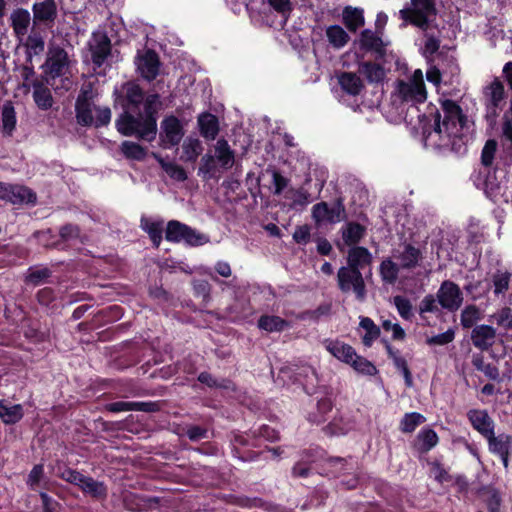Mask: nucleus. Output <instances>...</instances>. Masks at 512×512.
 Masks as SVG:
<instances>
[{
  "instance_id": "4d7b16f0",
  "label": "nucleus",
  "mask_w": 512,
  "mask_h": 512,
  "mask_svg": "<svg viewBox=\"0 0 512 512\" xmlns=\"http://www.w3.org/2000/svg\"><path fill=\"white\" fill-rule=\"evenodd\" d=\"M314 462L311 459L310 451H304L301 461L297 462L292 468V475L294 477L306 478L311 473V464Z\"/></svg>"
},
{
  "instance_id": "09e8293b",
  "label": "nucleus",
  "mask_w": 512,
  "mask_h": 512,
  "mask_svg": "<svg viewBox=\"0 0 512 512\" xmlns=\"http://www.w3.org/2000/svg\"><path fill=\"white\" fill-rule=\"evenodd\" d=\"M257 325L267 332H281L288 326V322L276 315H262L258 319Z\"/></svg>"
},
{
  "instance_id": "a19ab883",
  "label": "nucleus",
  "mask_w": 512,
  "mask_h": 512,
  "mask_svg": "<svg viewBox=\"0 0 512 512\" xmlns=\"http://www.w3.org/2000/svg\"><path fill=\"white\" fill-rule=\"evenodd\" d=\"M33 99L41 110H48L53 105V97L51 91L42 82L35 81L33 83Z\"/></svg>"
},
{
  "instance_id": "c85d7f7f",
  "label": "nucleus",
  "mask_w": 512,
  "mask_h": 512,
  "mask_svg": "<svg viewBox=\"0 0 512 512\" xmlns=\"http://www.w3.org/2000/svg\"><path fill=\"white\" fill-rule=\"evenodd\" d=\"M200 134L207 140H214L219 133L218 118L211 113H203L198 117Z\"/></svg>"
},
{
  "instance_id": "052dcab7",
  "label": "nucleus",
  "mask_w": 512,
  "mask_h": 512,
  "mask_svg": "<svg viewBox=\"0 0 512 512\" xmlns=\"http://www.w3.org/2000/svg\"><path fill=\"white\" fill-rule=\"evenodd\" d=\"M480 319V311L475 305L466 306L461 313V325L464 328H471Z\"/></svg>"
},
{
  "instance_id": "aec40b11",
  "label": "nucleus",
  "mask_w": 512,
  "mask_h": 512,
  "mask_svg": "<svg viewBox=\"0 0 512 512\" xmlns=\"http://www.w3.org/2000/svg\"><path fill=\"white\" fill-rule=\"evenodd\" d=\"M158 497L129 492L123 497L124 508L131 512H149L159 505Z\"/></svg>"
},
{
  "instance_id": "37998d69",
  "label": "nucleus",
  "mask_w": 512,
  "mask_h": 512,
  "mask_svg": "<svg viewBox=\"0 0 512 512\" xmlns=\"http://www.w3.org/2000/svg\"><path fill=\"white\" fill-rule=\"evenodd\" d=\"M359 72L363 74L370 83H380L384 81V67L379 63L364 61L359 65Z\"/></svg>"
},
{
  "instance_id": "6ab92c4d",
  "label": "nucleus",
  "mask_w": 512,
  "mask_h": 512,
  "mask_svg": "<svg viewBox=\"0 0 512 512\" xmlns=\"http://www.w3.org/2000/svg\"><path fill=\"white\" fill-rule=\"evenodd\" d=\"M483 93L487 116L495 118L504 98V86L502 82L496 78L484 88Z\"/></svg>"
},
{
  "instance_id": "393cba45",
  "label": "nucleus",
  "mask_w": 512,
  "mask_h": 512,
  "mask_svg": "<svg viewBox=\"0 0 512 512\" xmlns=\"http://www.w3.org/2000/svg\"><path fill=\"white\" fill-rule=\"evenodd\" d=\"M496 330L490 325H477L471 332L473 345L484 351L488 350L495 343Z\"/></svg>"
},
{
  "instance_id": "423d86ee",
  "label": "nucleus",
  "mask_w": 512,
  "mask_h": 512,
  "mask_svg": "<svg viewBox=\"0 0 512 512\" xmlns=\"http://www.w3.org/2000/svg\"><path fill=\"white\" fill-rule=\"evenodd\" d=\"M165 239L172 243L184 242L189 246H202L209 241L205 234L196 231L192 227L178 220L168 221L165 231Z\"/></svg>"
},
{
  "instance_id": "603ef678",
  "label": "nucleus",
  "mask_w": 512,
  "mask_h": 512,
  "mask_svg": "<svg viewBox=\"0 0 512 512\" xmlns=\"http://www.w3.org/2000/svg\"><path fill=\"white\" fill-rule=\"evenodd\" d=\"M218 172L215 157L206 153L202 156L200 166L198 168V176L202 177L203 180L208 181L216 177Z\"/></svg>"
},
{
  "instance_id": "c9c22d12",
  "label": "nucleus",
  "mask_w": 512,
  "mask_h": 512,
  "mask_svg": "<svg viewBox=\"0 0 512 512\" xmlns=\"http://www.w3.org/2000/svg\"><path fill=\"white\" fill-rule=\"evenodd\" d=\"M10 198L8 202L12 204H35L37 201L36 193L23 185H11Z\"/></svg>"
},
{
  "instance_id": "774afa93",
  "label": "nucleus",
  "mask_w": 512,
  "mask_h": 512,
  "mask_svg": "<svg viewBox=\"0 0 512 512\" xmlns=\"http://www.w3.org/2000/svg\"><path fill=\"white\" fill-rule=\"evenodd\" d=\"M491 319L506 330L512 329V311L510 308H503L499 312L493 314Z\"/></svg>"
},
{
  "instance_id": "bb28decb",
  "label": "nucleus",
  "mask_w": 512,
  "mask_h": 512,
  "mask_svg": "<svg viewBox=\"0 0 512 512\" xmlns=\"http://www.w3.org/2000/svg\"><path fill=\"white\" fill-rule=\"evenodd\" d=\"M424 45L421 48V54L428 63H434L436 57H441L442 53L438 52L441 40L433 32L428 29L424 30Z\"/></svg>"
},
{
  "instance_id": "f704fd0d",
  "label": "nucleus",
  "mask_w": 512,
  "mask_h": 512,
  "mask_svg": "<svg viewBox=\"0 0 512 512\" xmlns=\"http://www.w3.org/2000/svg\"><path fill=\"white\" fill-rule=\"evenodd\" d=\"M358 332L361 334L362 343L366 347H370L380 336V328L369 317L360 318Z\"/></svg>"
},
{
  "instance_id": "b1692460",
  "label": "nucleus",
  "mask_w": 512,
  "mask_h": 512,
  "mask_svg": "<svg viewBox=\"0 0 512 512\" xmlns=\"http://www.w3.org/2000/svg\"><path fill=\"white\" fill-rule=\"evenodd\" d=\"M77 487L94 500L103 501L108 496V489L104 482L98 481L91 476L83 474Z\"/></svg>"
},
{
  "instance_id": "f257e3e1",
  "label": "nucleus",
  "mask_w": 512,
  "mask_h": 512,
  "mask_svg": "<svg viewBox=\"0 0 512 512\" xmlns=\"http://www.w3.org/2000/svg\"><path fill=\"white\" fill-rule=\"evenodd\" d=\"M427 100L423 72L416 69L407 81L399 80L391 92L388 119L393 123L407 121L410 110L417 111V105Z\"/></svg>"
},
{
  "instance_id": "9b49d317",
  "label": "nucleus",
  "mask_w": 512,
  "mask_h": 512,
  "mask_svg": "<svg viewBox=\"0 0 512 512\" xmlns=\"http://www.w3.org/2000/svg\"><path fill=\"white\" fill-rule=\"evenodd\" d=\"M338 286L343 293L351 290L356 294L358 300L365 297V283L361 271L350 267H341L337 273Z\"/></svg>"
},
{
  "instance_id": "4c0bfd02",
  "label": "nucleus",
  "mask_w": 512,
  "mask_h": 512,
  "mask_svg": "<svg viewBox=\"0 0 512 512\" xmlns=\"http://www.w3.org/2000/svg\"><path fill=\"white\" fill-rule=\"evenodd\" d=\"M342 90L349 95H359L364 87L359 76L352 72H342L338 77Z\"/></svg>"
},
{
  "instance_id": "6e6552de",
  "label": "nucleus",
  "mask_w": 512,
  "mask_h": 512,
  "mask_svg": "<svg viewBox=\"0 0 512 512\" xmlns=\"http://www.w3.org/2000/svg\"><path fill=\"white\" fill-rule=\"evenodd\" d=\"M31 10L34 28L51 29L55 26L58 18L56 0H35Z\"/></svg>"
},
{
  "instance_id": "3c124183",
  "label": "nucleus",
  "mask_w": 512,
  "mask_h": 512,
  "mask_svg": "<svg viewBox=\"0 0 512 512\" xmlns=\"http://www.w3.org/2000/svg\"><path fill=\"white\" fill-rule=\"evenodd\" d=\"M395 258L399 261V264L402 268H414L419 259L421 258V252L418 248H415L411 245H406L404 250Z\"/></svg>"
},
{
  "instance_id": "c756f323",
  "label": "nucleus",
  "mask_w": 512,
  "mask_h": 512,
  "mask_svg": "<svg viewBox=\"0 0 512 512\" xmlns=\"http://www.w3.org/2000/svg\"><path fill=\"white\" fill-rule=\"evenodd\" d=\"M386 349L388 351L389 357L392 360L393 367L399 374L403 376L406 386L411 387L413 384V378L407 360L399 350H393L388 345H386Z\"/></svg>"
},
{
  "instance_id": "f03ea898",
  "label": "nucleus",
  "mask_w": 512,
  "mask_h": 512,
  "mask_svg": "<svg viewBox=\"0 0 512 512\" xmlns=\"http://www.w3.org/2000/svg\"><path fill=\"white\" fill-rule=\"evenodd\" d=\"M145 91L135 81L129 80L115 87L112 93L114 108L120 107L122 112L115 120L117 131L126 137L135 134V124H138L137 113L144 102Z\"/></svg>"
},
{
  "instance_id": "a18cd8bd",
  "label": "nucleus",
  "mask_w": 512,
  "mask_h": 512,
  "mask_svg": "<svg viewBox=\"0 0 512 512\" xmlns=\"http://www.w3.org/2000/svg\"><path fill=\"white\" fill-rule=\"evenodd\" d=\"M140 227L149 235L153 246L158 248L163 239V222L150 221L149 219L142 217Z\"/></svg>"
},
{
  "instance_id": "20e7f679",
  "label": "nucleus",
  "mask_w": 512,
  "mask_h": 512,
  "mask_svg": "<svg viewBox=\"0 0 512 512\" xmlns=\"http://www.w3.org/2000/svg\"><path fill=\"white\" fill-rule=\"evenodd\" d=\"M159 94L154 93L144 96V113H137L138 124H135V136L139 140L153 141L157 135V111L154 105L159 101Z\"/></svg>"
},
{
  "instance_id": "72a5a7b5",
  "label": "nucleus",
  "mask_w": 512,
  "mask_h": 512,
  "mask_svg": "<svg viewBox=\"0 0 512 512\" xmlns=\"http://www.w3.org/2000/svg\"><path fill=\"white\" fill-rule=\"evenodd\" d=\"M327 350L338 360L350 365L357 356L355 349L346 343L341 341H330L327 346Z\"/></svg>"
},
{
  "instance_id": "79ce46f5",
  "label": "nucleus",
  "mask_w": 512,
  "mask_h": 512,
  "mask_svg": "<svg viewBox=\"0 0 512 512\" xmlns=\"http://www.w3.org/2000/svg\"><path fill=\"white\" fill-rule=\"evenodd\" d=\"M326 37L334 49H341L348 44L349 34L340 25H330L326 28Z\"/></svg>"
},
{
  "instance_id": "4be33fe9",
  "label": "nucleus",
  "mask_w": 512,
  "mask_h": 512,
  "mask_svg": "<svg viewBox=\"0 0 512 512\" xmlns=\"http://www.w3.org/2000/svg\"><path fill=\"white\" fill-rule=\"evenodd\" d=\"M467 417L472 427L485 439L494 433L495 423L486 410L471 409Z\"/></svg>"
},
{
  "instance_id": "412c9836",
  "label": "nucleus",
  "mask_w": 512,
  "mask_h": 512,
  "mask_svg": "<svg viewBox=\"0 0 512 512\" xmlns=\"http://www.w3.org/2000/svg\"><path fill=\"white\" fill-rule=\"evenodd\" d=\"M105 411L111 413H119L123 411H141L147 413H154L160 410V405L156 401H142V402H125L117 401L107 403L104 406Z\"/></svg>"
},
{
  "instance_id": "dca6fc26",
  "label": "nucleus",
  "mask_w": 512,
  "mask_h": 512,
  "mask_svg": "<svg viewBox=\"0 0 512 512\" xmlns=\"http://www.w3.org/2000/svg\"><path fill=\"white\" fill-rule=\"evenodd\" d=\"M69 65V57L67 51L60 47L50 49L45 62V73L52 79L59 78L65 74Z\"/></svg>"
},
{
  "instance_id": "0eeeda50",
  "label": "nucleus",
  "mask_w": 512,
  "mask_h": 512,
  "mask_svg": "<svg viewBox=\"0 0 512 512\" xmlns=\"http://www.w3.org/2000/svg\"><path fill=\"white\" fill-rule=\"evenodd\" d=\"M87 49L90 53V59L93 69H100L105 62L112 56V42L104 31H94L91 39L87 42Z\"/></svg>"
},
{
  "instance_id": "cd10ccee",
  "label": "nucleus",
  "mask_w": 512,
  "mask_h": 512,
  "mask_svg": "<svg viewBox=\"0 0 512 512\" xmlns=\"http://www.w3.org/2000/svg\"><path fill=\"white\" fill-rule=\"evenodd\" d=\"M342 21L350 32H356L365 24L363 9L346 6L342 12Z\"/></svg>"
},
{
  "instance_id": "8fccbe9b",
  "label": "nucleus",
  "mask_w": 512,
  "mask_h": 512,
  "mask_svg": "<svg viewBox=\"0 0 512 512\" xmlns=\"http://www.w3.org/2000/svg\"><path fill=\"white\" fill-rule=\"evenodd\" d=\"M365 234V228L363 225L357 222H350L346 225V228L342 231V238L346 245L352 246L360 242Z\"/></svg>"
},
{
  "instance_id": "7c9ffc66",
  "label": "nucleus",
  "mask_w": 512,
  "mask_h": 512,
  "mask_svg": "<svg viewBox=\"0 0 512 512\" xmlns=\"http://www.w3.org/2000/svg\"><path fill=\"white\" fill-rule=\"evenodd\" d=\"M52 274L53 271L46 266H30L26 271L24 282L27 285H32L34 287L40 286L42 284L48 283L49 278L52 276Z\"/></svg>"
},
{
  "instance_id": "c03bdc74",
  "label": "nucleus",
  "mask_w": 512,
  "mask_h": 512,
  "mask_svg": "<svg viewBox=\"0 0 512 512\" xmlns=\"http://www.w3.org/2000/svg\"><path fill=\"white\" fill-rule=\"evenodd\" d=\"M23 416V408L20 404L8 406L5 400H0V418L4 424H16L23 418Z\"/></svg>"
},
{
  "instance_id": "ea45409f",
  "label": "nucleus",
  "mask_w": 512,
  "mask_h": 512,
  "mask_svg": "<svg viewBox=\"0 0 512 512\" xmlns=\"http://www.w3.org/2000/svg\"><path fill=\"white\" fill-rule=\"evenodd\" d=\"M215 153L220 166L227 170L234 164V151L230 148L228 142L224 138L218 139L215 145Z\"/></svg>"
},
{
  "instance_id": "473e14b6",
  "label": "nucleus",
  "mask_w": 512,
  "mask_h": 512,
  "mask_svg": "<svg viewBox=\"0 0 512 512\" xmlns=\"http://www.w3.org/2000/svg\"><path fill=\"white\" fill-rule=\"evenodd\" d=\"M372 256L369 250L362 246L352 247L347 256L348 267L360 271L371 263Z\"/></svg>"
},
{
  "instance_id": "f3484780",
  "label": "nucleus",
  "mask_w": 512,
  "mask_h": 512,
  "mask_svg": "<svg viewBox=\"0 0 512 512\" xmlns=\"http://www.w3.org/2000/svg\"><path fill=\"white\" fill-rule=\"evenodd\" d=\"M136 65L140 75L146 81L151 82L159 75L161 62L157 52L153 49H148L142 55L137 56Z\"/></svg>"
},
{
  "instance_id": "de8ad7c7",
  "label": "nucleus",
  "mask_w": 512,
  "mask_h": 512,
  "mask_svg": "<svg viewBox=\"0 0 512 512\" xmlns=\"http://www.w3.org/2000/svg\"><path fill=\"white\" fill-rule=\"evenodd\" d=\"M1 119L3 134L12 136L17 124L16 112L12 102L8 101L3 105Z\"/></svg>"
},
{
  "instance_id": "7ed1b4c3",
  "label": "nucleus",
  "mask_w": 512,
  "mask_h": 512,
  "mask_svg": "<svg viewBox=\"0 0 512 512\" xmlns=\"http://www.w3.org/2000/svg\"><path fill=\"white\" fill-rule=\"evenodd\" d=\"M262 440L274 443L280 440V433L267 424L245 432H232L230 446L232 455L243 462H254L261 458Z\"/></svg>"
},
{
  "instance_id": "4468645a",
  "label": "nucleus",
  "mask_w": 512,
  "mask_h": 512,
  "mask_svg": "<svg viewBox=\"0 0 512 512\" xmlns=\"http://www.w3.org/2000/svg\"><path fill=\"white\" fill-rule=\"evenodd\" d=\"M437 300L443 309L453 312L461 306L463 296L457 284L446 280L437 291Z\"/></svg>"
},
{
  "instance_id": "58836bf2",
  "label": "nucleus",
  "mask_w": 512,
  "mask_h": 512,
  "mask_svg": "<svg viewBox=\"0 0 512 512\" xmlns=\"http://www.w3.org/2000/svg\"><path fill=\"white\" fill-rule=\"evenodd\" d=\"M233 503L242 508H263L269 512H287L284 508L278 505H267L266 502L259 498H250L247 496H235Z\"/></svg>"
},
{
  "instance_id": "e2e57ef3",
  "label": "nucleus",
  "mask_w": 512,
  "mask_h": 512,
  "mask_svg": "<svg viewBox=\"0 0 512 512\" xmlns=\"http://www.w3.org/2000/svg\"><path fill=\"white\" fill-rule=\"evenodd\" d=\"M497 146V141L494 139H489L486 141L481 152V163L484 166L489 167L493 164L495 154L497 151Z\"/></svg>"
},
{
  "instance_id": "864d4df0",
  "label": "nucleus",
  "mask_w": 512,
  "mask_h": 512,
  "mask_svg": "<svg viewBox=\"0 0 512 512\" xmlns=\"http://www.w3.org/2000/svg\"><path fill=\"white\" fill-rule=\"evenodd\" d=\"M121 152L126 159L143 161L147 156V149L133 141H123Z\"/></svg>"
},
{
  "instance_id": "6e6d98bb",
  "label": "nucleus",
  "mask_w": 512,
  "mask_h": 512,
  "mask_svg": "<svg viewBox=\"0 0 512 512\" xmlns=\"http://www.w3.org/2000/svg\"><path fill=\"white\" fill-rule=\"evenodd\" d=\"M350 366L359 374L374 376L378 373L376 366L363 356L357 354Z\"/></svg>"
},
{
  "instance_id": "e433bc0d",
  "label": "nucleus",
  "mask_w": 512,
  "mask_h": 512,
  "mask_svg": "<svg viewBox=\"0 0 512 512\" xmlns=\"http://www.w3.org/2000/svg\"><path fill=\"white\" fill-rule=\"evenodd\" d=\"M37 303L45 309L47 313L54 314L58 311L59 305L57 301L56 292L51 287H44L37 291L36 295Z\"/></svg>"
},
{
  "instance_id": "1a4fd4ad",
  "label": "nucleus",
  "mask_w": 512,
  "mask_h": 512,
  "mask_svg": "<svg viewBox=\"0 0 512 512\" xmlns=\"http://www.w3.org/2000/svg\"><path fill=\"white\" fill-rule=\"evenodd\" d=\"M437 10L433 0H411L407 19L422 30H427L436 18Z\"/></svg>"
},
{
  "instance_id": "680f3d73",
  "label": "nucleus",
  "mask_w": 512,
  "mask_h": 512,
  "mask_svg": "<svg viewBox=\"0 0 512 512\" xmlns=\"http://www.w3.org/2000/svg\"><path fill=\"white\" fill-rule=\"evenodd\" d=\"M93 111L96 113V117H93L92 126L95 128H101L107 126L111 122V109L107 106H93Z\"/></svg>"
},
{
  "instance_id": "39448f33",
  "label": "nucleus",
  "mask_w": 512,
  "mask_h": 512,
  "mask_svg": "<svg viewBox=\"0 0 512 512\" xmlns=\"http://www.w3.org/2000/svg\"><path fill=\"white\" fill-rule=\"evenodd\" d=\"M443 112L442 121H440V114H437V119H435V133L445 134L448 138L460 137L467 121L466 117L462 114L460 106L453 101L447 100L443 103Z\"/></svg>"
},
{
  "instance_id": "9d476101",
  "label": "nucleus",
  "mask_w": 512,
  "mask_h": 512,
  "mask_svg": "<svg viewBox=\"0 0 512 512\" xmlns=\"http://www.w3.org/2000/svg\"><path fill=\"white\" fill-rule=\"evenodd\" d=\"M94 94L92 85L83 86L76 98L75 115L77 124L82 127H91L93 123Z\"/></svg>"
},
{
  "instance_id": "a878e982",
  "label": "nucleus",
  "mask_w": 512,
  "mask_h": 512,
  "mask_svg": "<svg viewBox=\"0 0 512 512\" xmlns=\"http://www.w3.org/2000/svg\"><path fill=\"white\" fill-rule=\"evenodd\" d=\"M32 21L30 12L22 7L14 9L10 14V25L16 37L21 38L28 32Z\"/></svg>"
},
{
  "instance_id": "f8f14e48",
  "label": "nucleus",
  "mask_w": 512,
  "mask_h": 512,
  "mask_svg": "<svg viewBox=\"0 0 512 512\" xmlns=\"http://www.w3.org/2000/svg\"><path fill=\"white\" fill-rule=\"evenodd\" d=\"M80 227L76 224L67 223L60 227L59 238L52 235V230L47 229L46 231H39L36 235L46 239L47 242L44 244L47 248L64 250L66 248L65 243L71 240H76L80 237Z\"/></svg>"
},
{
  "instance_id": "5701e85b",
  "label": "nucleus",
  "mask_w": 512,
  "mask_h": 512,
  "mask_svg": "<svg viewBox=\"0 0 512 512\" xmlns=\"http://www.w3.org/2000/svg\"><path fill=\"white\" fill-rule=\"evenodd\" d=\"M359 47L365 53H375L377 60L384 59V41L370 29L361 32Z\"/></svg>"
},
{
  "instance_id": "a211bd4d",
  "label": "nucleus",
  "mask_w": 512,
  "mask_h": 512,
  "mask_svg": "<svg viewBox=\"0 0 512 512\" xmlns=\"http://www.w3.org/2000/svg\"><path fill=\"white\" fill-rule=\"evenodd\" d=\"M488 442L489 451L500 457L503 466L509 467V458L512 454V436L506 433L495 435V432L491 436L486 438Z\"/></svg>"
},
{
  "instance_id": "0e129e2a",
  "label": "nucleus",
  "mask_w": 512,
  "mask_h": 512,
  "mask_svg": "<svg viewBox=\"0 0 512 512\" xmlns=\"http://www.w3.org/2000/svg\"><path fill=\"white\" fill-rule=\"evenodd\" d=\"M57 476L60 479L66 481L74 486H77L78 483L80 482L83 474L81 472H79L78 470L72 469V468L64 465L63 467H58Z\"/></svg>"
},
{
  "instance_id": "bf43d9fd",
  "label": "nucleus",
  "mask_w": 512,
  "mask_h": 512,
  "mask_svg": "<svg viewBox=\"0 0 512 512\" xmlns=\"http://www.w3.org/2000/svg\"><path fill=\"white\" fill-rule=\"evenodd\" d=\"M425 420L426 418L418 412L406 413L401 421V429L406 433L413 432Z\"/></svg>"
},
{
  "instance_id": "49530a36",
  "label": "nucleus",
  "mask_w": 512,
  "mask_h": 512,
  "mask_svg": "<svg viewBox=\"0 0 512 512\" xmlns=\"http://www.w3.org/2000/svg\"><path fill=\"white\" fill-rule=\"evenodd\" d=\"M42 28H34V25L31 27L30 34L26 39V49L29 57L33 55H39L45 49V40L43 35L41 34Z\"/></svg>"
},
{
  "instance_id": "ddd939ff",
  "label": "nucleus",
  "mask_w": 512,
  "mask_h": 512,
  "mask_svg": "<svg viewBox=\"0 0 512 512\" xmlns=\"http://www.w3.org/2000/svg\"><path fill=\"white\" fill-rule=\"evenodd\" d=\"M184 136L183 125L174 115L165 116L161 121V131L159 134L163 148H173L181 142Z\"/></svg>"
},
{
  "instance_id": "5fc2aeb1",
  "label": "nucleus",
  "mask_w": 512,
  "mask_h": 512,
  "mask_svg": "<svg viewBox=\"0 0 512 512\" xmlns=\"http://www.w3.org/2000/svg\"><path fill=\"white\" fill-rule=\"evenodd\" d=\"M197 380L201 384H204L209 388H218V389H225V390L230 389L233 384L232 381L228 378L217 379L212 374H210L209 372H206V371L201 372L198 375Z\"/></svg>"
},
{
  "instance_id": "69168bd1",
  "label": "nucleus",
  "mask_w": 512,
  "mask_h": 512,
  "mask_svg": "<svg viewBox=\"0 0 512 512\" xmlns=\"http://www.w3.org/2000/svg\"><path fill=\"white\" fill-rule=\"evenodd\" d=\"M267 173H271L272 176V184L274 187L273 193L275 195H280L284 191V189L289 184V179L284 177L280 171L275 168H268L266 170Z\"/></svg>"
},
{
  "instance_id": "2f4dec72",
  "label": "nucleus",
  "mask_w": 512,
  "mask_h": 512,
  "mask_svg": "<svg viewBox=\"0 0 512 512\" xmlns=\"http://www.w3.org/2000/svg\"><path fill=\"white\" fill-rule=\"evenodd\" d=\"M439 442L437 433L428 427H425L419 431L416 436L414 447L420 453H427Z\"/></svg>"
},
{
  "instance_id": "338daca9",
  "label": "nucleus",
  "mask_w": 512,
  "mask_h": 512,
  "mask_svg": "<svg viewBox=\"0 0 512 512\" xmlns=\"http://www.w3.org/2000/svg\"><path fill=\"white\" fill-rule=\"evenodd\" d=\"M393 303L399 313V315L405 319L410 320L413 316L412 305L409 299L403 296H395Z\"/></svg>"
},
{
  "instance_id": "13d9d810",
  "label": "nucleus",
  "mask_w": 512,
  "mask_h": 512,
  "mask_svg": "<svg viewBox=\"0 0 512 512\" xmlns=\"http://www.w3.org/2000/svg\"><path fill=\"white\" fill-rule=\"evenodd\" d=\"M183 153L186 161L195 162L202 152V145L197 138H187L183 143Z\"/></svg>"
},
{
  "instance_id": "2eb2a0df",
  "label": "nucleus",
  "mask_w": 512,
  "mask_h": 512,
  "mask_svg": "<svg viewBox=\"0 0 512 512\" xmlns=\"http://www.w3.org/2000/svg\"><path fill=\"white\" fill-rule=\"evenodd\" d=\"M344 213L345 207L341 199H337L331 207L322 201L312 208V217L316 223H337L341 221Z\"/></svg>"
}]
</instances>
